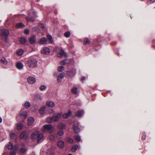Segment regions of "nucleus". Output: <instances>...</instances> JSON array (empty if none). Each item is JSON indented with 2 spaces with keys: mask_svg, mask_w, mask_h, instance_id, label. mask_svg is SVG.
Segmentation results:
<instances>
[{
  "mask_svg": "<svg viewBox=\"0 0 155 155\" xmlns=\"http://www.w3.org/2000/svg\"><path fill=\"white\" fill-rule=\"evenodd\" d=\"M26 64L29 68H33L37 66V61L35 59L31 58L27 61Z\"/></svg>",
  "mask_w": 155,
  "mask_h": 155,
  "instance_id": "obj_1",
  "label": "nucleus"
},
{
  "mask_svg": "<svg viewBox=\"0 0 155 155\" xmlns=\"http://www.w3.org/2000/svg\"><path fill=\"white\" fill-rule=\"evenodd\" d=\"M28 116V113L26 111L21 110L19 114L17 116L16 119L19 121H23Z\"/></svg>",
  "mask_w": 155,
  "mask_h": 155,
  "instance_id": "obj_2",
  "label": "nucleus"
},
{
  "mask_svg": "<svg viewBox=\"0 0 155 155\" xmlns=\"http://www.w3.org/2000/svg\"><path fill=\"white\" fill-rule=\"evenodd\" d=\"M61 116V113H58L55 115H54L52 117H48L46 120L47 122L51 123L52 122L57 121H58Z\"/></svg>",
  "mask_w": 155,
  "mask_h": 155,
  "instance_id": "obj_3",
  "label": "nucleus"
},
{
  "mask_svg": "<svg viewBox=\"0 0 155 155\" xmlns=\"http://www.w3.org/2000/svg\"><path fill=\"white\" fill-rule=\"evenodd\" d=\"M54 129V127L51 124L44 125L42 128V131L43 132H48L51 133Z\"/></svg>",
  "mask_w": 155,
  "mask_h": 155,
  "instance_id": "obj_4",
  "label": "nucleus"
},
{
  "mask_svg": "<svg viewBox=\"0 0 155 155\" xmlns=\"http://www.w3.org/2000/svg\"><path fill=\"white\" fill-rule=\"evenodd\" d=\"M9 34V31L4 28L3 26L0 27V34L2 36L7 38Z\"/></svg>",
  "mask_w": 155,
  "mask_h": 155,
  "instance_id": "obj_5",
  "label": "nucleus"
},
{
  "mask_svg": "<svg viewBox=\"0 0 155 155\" xmlns=\"http://www.w3.org/2000/svg\"><path fill=\"white\" fill-rule=\"evenodd\" d=\"M37 17L36 15V12L35 11H33L32 13L31 14H30L28 16L26 17V19L27 21H33L34 19Z\"/></svg>",
  "mask_w": 155,
  "mask_h": 155,
  "instance_id": "obj_6",
  "label": "nucleus"
},
{
  "mask_svg": "<svg viewBox=\"0 0 155 155\" xmlns=\"http://www.w3.org/2000/svg\"><path fill=\"white\" fill-rule=\"evenodd\" d=\"M8 149L9 150L12 149L13 150L17 151L18 149V146L17 145L13 146L11 143H9L7 145Z\"/></svg>",
  "mask_w": 155,
  "mask_h": 155,
  "instance_id": "obj_7",
  "label": "nucleus"
},
{
  "mask_svg": "<svg viewBox=\"0 0 155 155\" xmlns=\"http://www.w3.org/2000/svg\"><path fill=\"white\" fill-rule=\"evenodd\" d=\"M78 123L77 122H74L73 125V129L74 132L76 133H78L80 131V128L78 127Z\"/></svg>",
  "mask_w": 155,
  "mask_h": 155,
  "instance_id": "obj_8",
  "label": "nucleus"
},
{
  "mask_svg": "<svg viewBox=\"0 0 155 155\" xmlns=\"http://www.w3.org/2000/svg\"><path fill=\"white\" fill-rule=\"evenodd\" d=\"M27 81L28 83L32 84L35 83L36 81V79L35 77L30 76L27 78Z\"/></svg>",
  "mask_w": 155,
  "mask_h": 155,
  "instance_id": "obj_9",
  "label": "nucleus"
},
{
  "mask_svg": "<svg viewBox=\"0 0 155 155\" xmlns=\"http://www.w3.org/2000/svg\"><path fill=\"white\" fill-rule=\"evenodd\" d=\"M76 69H73L67 71V74L69 77L71 78L74 77L76 73Z\"/></svg>",
  "mask_w": 155,
  "mask_h": 155,
  "instance_id": "obj_10",
  "label": "nucleus"
},
{
  "mask_svg": "<svg viewBox=\"0 0 155 155\" xmlns=\"http://www.w3.org/2000/svg\"><path fill=\"white\" fill-rule=\"evenodd\" d=\"M50 52L49 48L47 47L44 48L41 51V53L45 55H48L50 53Z\"/></svg>",
  "mask_w": 155,
  "mask_h": 155,
  "instance_id": "obj_11",
  "label": "nucleus"
},
{
  "mask_svg": "<svg viewBox=\"0 0 155 155\" xmlns=\"http://www.w3.org/2000/svg\"><path fill=\"white\" fill-rule=\"evenodd\" d=\"M57 56L59 57H61L63 56L67 57V55L63 50H61L60 52L58 53Z\"/></svg>",
  "mask_w": 155,
  "mask_h": 155,
  "instance_id": "obj_12",
  "label": "nucleus"
},
{
  "mask_svg": "<svg viewBox=\"0 0 155 155\" xmlns=\"http://www.w3.org/2000/svg\"><path fill=\"white\" fill-rule=\"evenodd\" d=\"M65 75V74L64 73H62L60 74L58 76L57 81L60 82H61L62 79L64 78Z\"/></svg>",
  "mask_w": 155,
  "mask_h": 155,
  "instance_id": "obj_13",
  "label": "nucleus"
},
{
  "mask_svg": "<svg viewBox=\"0 0 155 155\" xmlns=\"http://www.w3.org/2000/svg\"><path fill=\"white\" fill-rule=\"evenodd\" d=\"M20 137V138L23 140L26 139L28 137V134L25 132H23L21 134Z\"/></svg>",
  "mask_w": 155,
  "mask_h": 155,
  "instance_id": "obj_14",
  "label": "nucleus"
},
{
  "mask_svg": "<svg viewBox=\"0 0 155 155\" xmlns=\"http://www.w3.org/2000/svg\"><path fill=\"white\" fill-rule=\"evenodd\" d=\"M57 146L60 148H63L64 146V142L61 140L59 141L57 143Z\"/></svg>",
  "mask_w": 155,
  "mask_h": 155,
  "instance_id": "obj_15",
  "label": "nucleus"
},
{
  "mask_svg": "<svg viewBox=\"0 0 155 155\" xmlns=\"http://www.w3.org/2000/svg\"><path fill=\"white\" fill-rule=\"evenodd\" d=\"M46 104L47 106L51 107H52L54 106L55 105L54 103V102L51 101H47L46 102Z\"/></svg>",
  "mask_w": 155,
  "mask_h": 155,
  "instance_id": "obj_16",
  "label": "nucleus"
},
{
  "mask_svg": "<svg viewBox=\"0 0 155 155\" xmlns=\"http://www.w3.org/2000/svg\"><path fill=\"white\" fill-rule=\"evenodd\" d=\"M38 132L35 131L31 135V138L32 139H37V136L38 135Z\"/></svg>",
  "mask_w": 155,
  "mask_h": 155,
  "instance_id": "obj_17",
  "label": "nucleus"
},
{
  "mask_svg": "<svg viewBox=\"0 0 155 155\" xmlns=\"http://www.w3.org/2000/svg\"><path fill=\"white\" fill-rule=\"evenodd\" d=\"M28 124L29 126L31 125L33 123L34 121V118L31 117H28Z\"/></svg>",
  "mask_w": 155,
  "mask_h": 155,
  "instance_id": "obj_18",
  "label": "nucleus"
},
{
  "mask_svg": "<svg viewBox=\"0 0 155 155\" xmlns=\"http://www.w3.org/2000/svg\"><path fill=\"white\" fill-rule=\"evenodd\" d=\"M84 114V111L83 110H79L76 113V115L78 117H81Z\"/></svg>",
  "mask_w": 155,
  "mask_h": 155,
  "instance_id": "obj_19",
  "label": "nucleus"
},
{
  "mask_svg": "<svg viewBox=\"0 0 155 155\" xmlns=\"http://www.w3.org/2000/svg\"><path fill=\"white\" fill-rule=\"evenodd\" d=\"M71 114L72 113L71 111L69 110L68 112L63 114L62 115V117L64 118L65 119L68 118L69 116H71Z\"/></svg>",
  "mask_w": 155,
  "mask_h": 155,
  "instance_id": "obj_20",
  "label": "nucleus"
},
{
  "mask_svg": "<svg viewBox=\"0 0 155 155\" xmlns=\"http://www.w3.org/2000/svg\"><path fill=\"white\" fill-rule=\"evenodd\" d=\"M43 137L44 136L43 134L41 133H38L37 137V141L39 142L41 140L43 139Z\"/></svg>",
  "mask_w": 155,
  "mask_h": 155,
  "instance_id": "obj_21",
  "label": "nucleus"
},
{
  "mask_svg": "<svg viewBox=\"0 0 155 155\" xmlns=\"http://www.w3.org/2000/svg\"><path fill=\"white\" fill-rule=\"evenodd\" d=\"M46 109V106H44L42 107L39 110V114L41 115H42L43 114Z\"/></svg>",
  "mask_w": 155,
  "mask_h": 155,
  "instance_id": "obj_22",
  "label": "nucleus"
},
{
  "mask_svg": "<svg viewBox=\"0 0 155 155\" xmlns=\"http://www.w3.org/2000/svg\"><path fill=\"white\" fill-rule=\"evenodd\" d=\"M58 127L60 129H64L66 127V125L63 123H60L58 124Z\"/></svg>",
  "mask_w": 155,
  "mask_h": 155,
  "instance_id": "obj_23",
  "label": "nucleus"
},
{
  "mask_svg": "<svg viewBox=\"0 0 155 155\" xmlns=\"http://www.w3.org/2000/svg\"><path fill=\"white\" fill-rule=\"evenodd\" d=\"M23 64L21 62H18L16 64V67L17 68L19 69H21L23 68Z\"/></svg>",
  "mask_w": 155,
  "mask_h": 155,
  "instance_id": "obj_24",
  "label": "nucleus"
},
{
  "mask_svg": "<svg viewBox=\"0 0 155 155\" xmlns=\"http://www.w3.org/2000/svg\"><path fill=\"white\" fill-rule=\"evenodd\" d=\"M41 99L42 97L39 94H36L35 95L34 97V100L37 101L41 100Z\"/></svg>",
  "mask_w": 155,
  "mask_h": 155,
  "instance_id": "obj_25",
  "label": "nucleus"
},
{
  "mask_svg": "<svg viewBox=\"0 0 155 155\" xmlns=\"http://www.w3.org/2000/svg\"><path fill=\"white\" fill-rule=\"evenodd\" d=\"M39 43L40 45L46 44L47 43V39H39Z\"/></svg>",
  "mask_w": 155,
  "mask_h": 155,
  "instance_id": "obj_26",
  "label": "nucleus"
},
{
  "mask_svg": "<svg viewBox=\"0 0 155 155\" xmlns=\"http://www.w3.org/2000/svg\"><path fill=\"white\" fill-rule=\"evenodd\" d=\"M25 25L22 23H19L17 24L16 27L18 28H20L25 27Z\"/></svg>",
  "mask_w": 155,
  "mask_h": 155,
  "instance_id": "obj_27",
  "label": "nucleus"
},
{
  "mask_svg": "<svg viewBox=\"0 0 155 155\" xmlns=\"http://www.w3.org/2000/svg\"><path fill=\"white\" fill-rule=\"evenodd\" d=\"M1 62L4 64L6 65L8 63V61L6 59L4 58L3 57L1 59Z\"/></svg>",
  "mask_w": 155,
  "mask_h": 155,
  "instance_id": "obj_28",
  "label": "nucleus"
},
{
  "mask_svg": "<svg viewBox=\"0 0 155 155\" xmlns=\"http://www.w3.org/2000/svg\"><path fill=\"white\" fill-rule=\"evenodd\" d=\"M24 53L23 50L21 49H20L17 50L16 54L18 56L22 55Z\"/></svg>",
  "mask_w": 155,
  "mask_h": 155,
  "instance_id": "obj_29",
  "label": "nucleus"
},
{
  "mask_svg": "<svg viewBox=\"0 0 155 155\" xmlns=\"http://www.w3.org/2000/svg\"><path fill=\"white\" fill-rule=\"evenodd\" d=\"M78 148V145H74L72 147V148L71 149V151L73 152H75Z\"/></svg>",
  "mask_w": 155,
  "mask_h": 155,
  "instance_id": "obj_30",
  "label": "nucleus"
},
{
  "mask_svg": "<svg viewBox=\"0 0 155 155\" xmlns=\"http://www.w3.org/2000/svg\"><path fill=\"white\" fill-rule=\"evenodd\" d=\"M77 88L76 87H73L71 90L72 93L73 94H76L77 92Z\"/></svg>",
  "mask_w": 155,
  "mask_h": 155,
  "instance_id": "obj_31",
  "label": "nucleus"
},
{
  "mask_svg": "<svg viewBox=\"0 0 155 155\" xmlns=\"http://www.w3.org/2000/svg\"><path fill=\"white\" fill-rule=\"evenodd\" d=\"M25 106L26 108H28L29 107L31 106L30 103L28 101H26L25 104Z\"/></svg>",
  "mask_w": 155,
  "mask_h": 155,
  "instance_id": "obj_32",
  "label": "nucleus"
},
{
  "mask_svg": "<svg viewBox=\"0 0 155 155\" xmlns=\"http://www.w3.org/2000/svg\"><path fill=\"white\" fill-rule=\"evenodd\" d=\"M23 125L22 124L19 123L17 125V128L18 130H21L22 127Z\"/></svg>",
  "mask_w": 155,
  "mask_h": 155,
  "instance_id": "obj_33",
  "label": "nucleus"
},
{
  "mask_svg": "<svg viewBox=\"0 0 155 155\" xmlns=\"http://www.w3.org/2000/svg\"><path fill=\"white\" fill-rule=\"evenodd\" d=\"M64 70V67L62 66H59L58 68V70L59 72H61Z\"/></svg>",
  "mask_w": 155,
  "mask_h": 155,
  "instance_id": "obj_34",
  "label": "nucleus"
},
{
  "mask_svg": "<svg viewBox=\"0 0 155 155\" xmlns=\"http://www.w3.org/2000/svg\"><path fill=\"white\" fill-rule=\"evenodd\" d=\"M46 88V87L45 85H42L39 87V89L41 91H43L45 90Z\"/></svg>",
  "mask_w": 155,
  "mask_h": 155,
  "instance_id": "obj_35",
  "label": "nucleus"
},
{
  "mask_svg": "<svg viewBox=\"0 0 155 155\" xmlns=\"http://www.w3.org/2000/svg\"><path fill=\"white\" fill-rule=\"evenodd\" d=\"M10 138L12 139H14L16 137V135L14 133H11L10 134Z\"/></svg>",
  "mask_w": 155,
  "mask_h": 155,
  "instance_id": "obj_36",
  "label": "nucleus"
},
{
  "mask_svg": "<svg viewBox=\"0 0 155 155\" xmlns=\"http://www.w3.org/2000/svg\"><path fill=\"white\" fill-rule=\"evenodd\" d=\"M70 32L67 31L64 33V35L66 38H68L70 36Z\"/></svg>",
  "mask_w": 155,
  "mask_h": 155,
  "instance_id": "obj_37",
  "label": "nucleus"
},
{
  "mask_svg": "<svg viewBox=\"0 0 155 155\" xmlns=\"http://www.w3.org/2000/svg\"><path fill=\"white\" fill-rule=\"evenodd\" d=\"M74 139L76 141H77L78 142H79L81 140V137L79 136H76L74 137Z\"/></svg>",
  "mask_w": 155,
  "mask_h": 155,
  "instance_id": "obj_38",
  "label": "nucleus"
},
{
  "mask_svg": "<svg viewBox=\"0 0 155 155\" xmlns=\"http://www.w3.org/2000/svg\"><path fill=\"white\" fill-rule=\"evenodd\" d=\"M67 141L70 143H74L73 139L71 138H68L67 139Z\"/></svg>",
  "mask_w": 155,
  "mask_h": 155,
  "instance_id": "obj_39",
  "label": "nucleus"
},
{
  "mask_svg": "<svg viewBox=\"0 0 155 155\" xmlns=\"http://www.w3.org/2000/svg\"><path fill=\"white\" fill-rule=\"evenodd\" d=\"M64 134V132L63 130H61L59 131L58 132V134L59 136L62 135Z\"/></svg>",
  "mask_w": 155,
  "mask_h": 155,
  "instance_id": "obj_40",
  "label": "nucleus"
},
{
  "mask_svg": "<svg viewBox=\"0 0 155 155\" xmlns=\"http://www.w3.org/2000/svg\"><path fill=\"white\" fill-rule=\"evenodd\" d=\"M67 60L62 61L60 62V64L61 65H64L68 63L67 62Z\"/></svg>",
  "mask_w": 155,
  "mask_h": 155,
  "instance_id": "obj_41",
  "label": "nucleus"
},
{
  "mask_svg": "<svg viewBox=\"0 0 155 155\" xmlns=\"http://www.w3.org/2000/svg\"><path fill=\"white\" fill-rule=\"evenodd\" d=\"M21 44H24L26 43V39H19Z\"/></svg>",
  "mask_w": 155,
  "mask_h": 155,
  "instance_id": "obj_42",
  "label": "nucleus"
},
{
  "mask_svg": "<svg viewBox=\"0 0 155 155\" xmlns=\"http://www.w3.org/2000/svg\"><path fill=\"white\" fill-rule=\"evenodd\" d=\"M55 138V136L54 135H51L49 137V139L51 140H54Z\"/></svg>",
  "mask_w": 155,
  "mask_h": 155,
  "instance_id": "obj_43",
  "label": "nucleus"
},
{
  "mask_svg": "<svg viewBox=\"0 0 155 155\" xmlns=\"http://www.w3.org/2000/svg\"><path fill=\"white\" fill-rule=\"evenodd\" d=\"M90 41L89 39H84V40L83 41L84 43V44H87L89 43Z\"/></svg>",
  "mask_w": 155,
  "mask_h": 155,
  "instance_id": "obj_44",
  "label": "nucleus"
},
{
  "mask_svg": "<svg viewBox=\"0 0 155 155\" xmlns=\"http://www.w3.org/2000/svg\"><path fill=\"white\" fill-rule=\"evenodd\" d=\"M33 30L37 32H38L39 31V30L38 27H34L33 28Z\"/></svg>",
  "mask_w": 155,
  "mask_h": 155,
  "instance_id": "obj_45",
  "label": "nucleus"
},
{
  "mask_svg": "<svg viewBox=\"0 0 155 155\" xmlns=\"http://www.w3.org/2000/svg\"><path fill=\"white\" fill-rule=\"evenodd\" d=\"M35 39H29V42L31 44H33L35 42Z\"/></svg>",
  "mask_w": 155,
  "mask_h": 155,
  "instance_id": "obj_46",
  "label": "nucleus"
},
{
  "mask_svg": "<svg viewBox=\"0 0 155 155\" xmlns=\"http://www.w3.org/2000/svg\"><path fill=\"white\" fill-rule=\"evenodd\" d=\"M47 44H51L53 42V39H47Z\"/></svg>",
  "mask_w": 155,
  "mask_h": 155,
  "instance_id": "obj_47",
  "label": "nucleus"
},
{
  "mask_svg": "<svg viewBox=\"0 0 155 155\" xmlns=\"http://www.w3.org/2000/svg\"><path fill=\"white\" fill-rule=\"evenodd\" d=\"M54 112V110L52 109H50L48 110V113L50 114L53 113Z\"/></svg>",
  "mask_w": 155,
  "mask_h": 155,
  "instance_id": "obj_48",
  "label": "nucleus"
},
{
  "mask_svg": "<svg viewBox=\"0 0 155 155\" xmlns=\"http://www.w3.org/2000/svg\"><path fill=\"white\" fill-rule=\"evenodd\" d=\"M24 33L26 34H28L29 33V30L28 29H25L24 30Z\"/></svg>",
  "mask_w": 155,
  "mask_h": 155,
  "instance_id": "obj_49",
  "label": "nucleus"
},
{
  "mask_svg": "<svg viewBox=\"0 0 155 155\" xmlns=\"http://www.w3.org/2000/svg\"><path fill=\"white\" fill-rule=\"evenodd\" d=\"M20 151L21 153H24L26 151V150L25 149L23 148L21 149Z\"/></svg>",
  "mask_w": 155,
  "mask_h": 155,
  "instance_id": "obj_50",
  "label": "nucleus"
},
{
  "mask_svg": "<svg viewBox=\"0 0 155 155\" xmlns=\"http://www.w3.org/2000/svg\"><path fill=\"white\" fill-rule=\"evenodd\" d=\"M39 27H41L42 29H44L45 28V27L44 25L41 23H39Z\"/></svg>",
  "mask_w": 155,
  "mask_h": 155,
  "instance_id": "obj_51",
  "label": "nucleus"
},
{
  "mask_svg": "<svg viewBox=\"0 0 155 155\" xmlns=\"http://www.w3.org/2000/svg\"><path fill=\"white\" fill-rule=\"evenodd\" d=\"M16 151L13 150V151H11L10 153V154L11 155H16V154L15 152Z\"/></svg>",
  "mask_w": 155,
  "mask_h": 155,
  "instance_id": "obj_52",
  "label": "nucleus"
},
{
  "mask_svg": "<svg viewBox=\"0 0 155 155\" xmlns=\"http://www.w3.org/2000/svg\"><path fill=\"white\" fill-rule=\"evenodd\" d=\"M47 36L48 39H52V36L51 35H48Z\"/></svg>",
  "mask_w": 155,
  "mask_h": 155,
  "instance_id": "obj_53",
  "label": "nucleus"
},
{
  "mask_svg": "<svg viewBox=\"0 0 155 155\" xmlns=\"http://www.w3.org/2000/svg\"><path fill=\"white\" fill-rule=\"evenodd\" d=\"M146 136H142V138L143 140H145L146 139Z\"/></svg>",
  "mask_w": 155,
  "mask_h": 155,
  "instance_id": "obj_54",
  "label": "nucleus"
},
{
  "mask_svg": "<svg viewBox=\"0 0 155 155\" xmlns=\"http://www.w3.org/2000/svg\"><path fill=\"white\" fill-rule=\"evenodd\" d=\"M85 77H82V78H81V80L82 81H83V80H85Z\"/></svg>",
  "mask_w": 155,
  "mask_h": 155,
  "instance_id": "obj_55",
  "label": "nucleus"
},
{
  "mask_svg": "<svg viewBox=\"0 0 155 155\" xmlns=\"http://www.w3.org/2000/svg\"><path fill=\"white\" fill-rule=\"evenodd\" d=\"M2 118L0 117V123H1L2 122Z\"/></svg>",
  "mask_w": 155,
  "mask_h": 155,
  "instance_id": "obj_56",
  "label": "nucleus"
},
{
  "mask_svg": "<svg viewBox=\"0 0 155 155\" xmlns=\"http://www.w3.org/2000/svg\"><path fill=\"white\" fill-rule=\"evenodd\" d=\"M54 77H57V74L56 73H54Z\"/></svg>",
  "mask_w": 155,
  "mask_h": 155,
  "instance_id": "obj_57",
  "label": "nucleus"
},
{
  "mask_svg": "<svg viewBox=\"0 0 155 155\" xmlns=\"http://www.w3.org/2000/svg\"><path fill=\"white\" fill-rule=\"evenodd\" d=\"M148 1H150L152 2H155V0H148Z\"/></svg>",
  "mask_w": 155,
  "mask_h": 155,
  "instance_id": "obj_58",
  "label": "nucleus"
},
{
  "mask_svg": "<svg viewBox=\"0 0 155 155\" xmlns=\"http://www.w3.org/2000/svg\"><path fill=\"white\" fill-rule=\"evenodd\" d=\"M9 39H5V41L6 42H8V41Z\"/></svg>",
  "mask_w": 155,
  "mask_h": 155,
  "instance_id": "obj_59",
  "label": "nucleus"
},
{
  "mask_svg": "<svg viewBox=\"0 0 155 155\" xmlns=\"http://www.w3.org/2000/svg\"><path fill=\"white\" fill-rule=\"evenodd\" d=\"M20 39H25V38H24L23 37H22Z\"/></svg>",
  "mask_w": 155,
  "mask_h": 155,
  "instance_id": "obj_60",
  "label": "nucleus"
},
{
  "mask_svg": "<svg viewBox=\"0 0 155 155\" xmlns=\"http://www.w3.org/2000/svg\"><path fill=\"white\" fill-rule=\"evenodd\" d=\"M30 39H35V38H31Z\"/></svg>",
  "mask_w": 155,
  "mask_h": 155,
  "instance_id": "obj_61",
  "label": "nucleus"
},
{
  "mask_svg": "<svg viewBox=\"0 0 155 155\" xmlns=\"http://www.w3.org/2000/svg\"><path fill=\"white\" fill-rule=\"evenodd\" d=\"M41 39H46V38L45 37H44L43 38H42Z\"/></svg>",
  "mask_w": 155,
  "mask_h": 155,
  "instance_id": "obj_62",
  "label": "nucleus"
},
{
  "mask_svg": "<svg viewBox=\"0 0 155 155\" xmlns=\"http://www.w3.org/2000/svg\"><path fill=\"white\" fill-rule=\"evenodd\" d=\"M68 155H73L71 153H69V154H68Z\"/></svg>",
  "mask_w": 155,
  "mask_h": 155,
  "instance_id": "obj_63",
  "label": "nucleus"
},
{
  "mask_svg": "<svg viewBox=\"0 0 155 155\" xmlns=\"http://www.w3.org/2000/svg\"><path fill=\"white\" fill-rule=\"evenodd\" d=\"M5 153H8V152H6V151H5Z\"/></svg>",
  "mask_w": 155,
  "mask_h": 155,
  "instance_id": "obj_64",
  "label": "nucleus"
}]
</instances>
